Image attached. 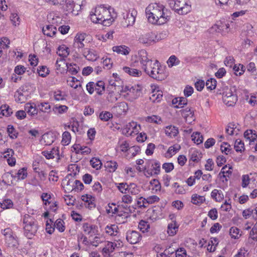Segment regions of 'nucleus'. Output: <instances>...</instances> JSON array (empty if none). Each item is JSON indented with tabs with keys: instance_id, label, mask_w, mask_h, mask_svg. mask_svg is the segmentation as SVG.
Returning a JSON list of instances; mask_svg holds the SVG:
<instances>
[{
	"instance_id": "1",
	"label": "nucleus",
	"mask_w": 257,
	"mask_h": 257,
	"mask_svg": "<svg viewBox=\"0 0 257 257\" xmlns=\"http://www.w3.org/2000/svg\"><path fill=\"white\" fill-rule=\"evenodd\" d=\"M138 54V61L141 64L142 68L148 75L158 81H162L167 78L168 74L165 71V68L160 65L158 60L153 62L152 59L148 57L146 50H141Z\"/></svg>"
},
{
	"instance_id": "2",
	"label": "nucleus",
	"mask_w": 257,
	"mask_h": 257,
	"mask_svg": "<svg viewBox=\"0 0 257 257\" xmlns=\"http://www.w3.org/2000/svg\"><path fill=\"white\" fill-rule=\"evenodd\" d=\"M117 14L113 8L109 6L108 8L103 6L96 7L92 10L89 15L92 22L101 24L104 26H110L116 18Z\"/></svg>"
},
{
	"instance_id": "3",
	"label": "nucleus",
	"mask_w": 257,
	"mask_h": 257,
	"mask_svg": "<svg viewBox=\"0 0 257 257\" xmlns=\"http://www.w3.org/2000/svg\"><path fill=\"white\" fill-rule=\"evenodd\" d=\"M167 12L168 10L163 5L157 3L151 4L146 9L149 22L154 25H161L167 23L170 19Z\"/></svg>"
},
{
	"instance_id": "4",
	"label": "nucleus",
	"mask_w": 257,
	"mask_h": 257,
	"mask_svg": "<svg viewBox=\"0 0 257 257\" xmlns=\"http://www.w3.org/2000/svg\"><path fill=\"white\" fill-rule=\"evenodd\" d=\"M24 234L28 238L35 235L38 228L37 221L32 216L26 214L23 217Z\"/></svg>"
},
{
	"instance_id": "5",
	"label": "nucleus",
	"mask_w": 257,
	"mask_h": 257,
	"mask_svg": "<svg viewBox=\"0 0 257 257\" xmlns=\"http://www.w3.org/2000/svg\"><path fill=\"white\" fill-rule=\"evenodd\" d=\"M170 7L179 15H186L191 10V5L186 0H168Z\"/></svg>"
},
{
	"instance_id": "6",
	"label": "nucleus",
	"mask_w": 257,
	"mask_h": 257,
	"mask_svg": "<svg viewBox=\"0 0 257 257\" xmlns=\"http://www.w3.org/2000/svg\"><path fill=\"white\" fill-rule=\"evenodd\" d=\"M222 100L228 106H233L237 100L235 93V88L232 87L224 86L222 89Z\"/></svg>"
},
{
	"instance_id": "7",
	"label": "nucleus",
	"mask_w": 257,
	"mask_h": 257,
	"mask_svg": "<svg viewBox=\"0 0 257 257\" xmlns=\"http://www.w3.org/2000/svg\"><path fill=\"white\" fill-rule=\"evenodd\" d=\"M5 236L6 245L10 248H18L19 245L18 238L15 233L10 228L2 230Z\"/></svg>"
},
{
	"instance_id": "8",
	"label": "nucleus",
	"mask_w": 257,
	"mask_h": 257,
	"mask_svg": "<svg viewBox=\"0 0 257 257\" xmlns=\"http://www.w3.org/2000/svg\"><path fill=\"white\" fill-rule=\"evenodd\" d=\"M161 171V164L156 160H148L144 168L145 175L147 177L158 175Z\"/></svg>"
},
{
	"instance_id": "9",
	"label": "nucleus",
	"mask_w": 257,
	"mask_h": 257,
	"mask_svg": "<svg viewBox=\"0 0 257 257\" xmlns=\"http://www.w3.org/2000/svg\"><path fill=\"white\" fill-rule=\"evenodd\" d=\"M139 41L146 46H149L156 43L158 41L157 36L152 32L141 34L139 38Z\"/></svg>"
},
{
	"instance_id": "10",
	"label": "nucleus",
	"mask_w": 257,
	"mask_h": 257,
	"mask_svg": "<svg viewBox=\"0 0 257 257\" xmlns=\"http://www.w3.org/2000/svg\"><path fill=\"white\" fill-rule=\"evenodd\" d=\"M229 21L223 18L216 23L213 26V29L217 32L225 35L229 31Z\"/></svg>"
},
{
	"instance_id": "11",
	"label": "nucleus",
	"mask_w": 257,
	"mask_h": 257,
	"mask_svg": "<svg viewBox=\"0 0 257 257\" xmlns=\"http://www.w3.org/2000/svg\"><path fill=\"white\" fill-rule=\"evenodd\" d=\"M137 15V11L135 9L130 10L123 13L124 25L126 27L134 25L136 21V17Z\"/></svg>"
},
{
	"instance_id": "12",
	"label": "nucleus",
	"mask_w": 257,
	"mask_h": 257,
	"mask_svg": "<svg viewBox=\"0 0 257 257\" xmlns=\"http://www.w3.org/2000/svg\"><path fill=\"white\" fill-rule=\"evenodd\" d=\"M82 230L89 237L95 235H98V227L97 225L90 223L85 222L82 224Z\"/></svg>"
},
{
	"instance_id": "13",
	"label": "nucleus",
	"mask_w": 257,
	"mask_h": 257,
	"mask_svg": "<svg viewBox=\"0 0 257 257\" xmlns=\"http://www.w3.org/2000/svg\"><path fill=\"white\" fill-rule=\"evenodd\" d=\"M86 34L77 33L74 39L73 47L78 49V52L80 53L85 48L84 41L86 38Z\"/></svg>"
},
{
	"instance_id": "14",
	"label": "nucleus",
	"mask_w": 257,
	"mask_h": 257,
	"mask_svg": "<svg viewBox=\"0 0 257 257\" xmlns=\"http://www.w3.org/2000/svg\"><path fill=\"white\" fill-rule=\"evenodd\" d=\"M141 128L140 124L135 121H131L126 125L123 129V133L128 136H132L133 134H137L139 133Z\"/></svg>"
},
{
	"instance_id": "15",
	"label": "nucleus",
	"mask_w": 257,
	"mask_h": 257,
	"mask_svg": "<svg viewBox=\"0 0 257 257\" xmlns=\"http://www.w3.org/2000/svg\"><path fill=\"white\" fill-rule=\"evenodd\" d=\"M126 239L131 244H136L141 240L142 236L138 231L129 230L126 233Z\"/></svg>"
},
{
	"instance_id": "16",
	"label": "nucleus",
	"mask_w": 257,
	"mask_h": 257,
	"mask_svg": "<svg viewBox=\"0 0 257 257\" xmlns=\"http://www.w3.org/2000/svg\"><path fill=\"white\" fill-rule=\"evenodd\" d=\"M80 53L87 60L90 61H95L99 58L98 53L93 49L85 48Z\"/></svg>"
},
{
	"instance_id": "17",
	"label": "nucleus",
	"mask_w": 257,
	"mask_h": 257,
	"mask_svg": "<svg viewBox=\"0 0 257 257\" xmlns=\"http://www.w3.org/2000/svg\"><path fill=\"white\" fill-rule=\"evenodd\" d=\"M27 92L24 86L20 87L15 92L14 97L15 101L18 103H24L27 100Z\"/></svg>"
},
{
	"instance_id": "18",
	"label": "nucleus",
	"mask_w": 257,
	"mask_h": 257,
	"mask_svg": "<svg viewBox=\"0 0 257 257\" xmlns=\"http://www.w3.org/2000/svg\"><path fill=\"white\" fill-rule=\"evenodd\" d=\"M42 154L47 159H52L56 157L57 160L60 159L59 150L58 147H54L51 150L43 151Z\"/></svg>"
},
{
	"instance_id": "19",
	"label": "nucleus",
	"mask_w": 257,
	"mask_h": 257,
	"mask_svg": "<svg viewBox=\"0 0 257 257\" xmlns=\"http://www.w3.org/2000/svg\"><path fill=\"white\" fill-rule=\"evenodd\" d=\"M64 187L68 192L72 191L75 189V179L71 175H67L63 180Z\"/></svg>"
},
{
	"instance_id": "20",
	"label": "nucleus",
	"mask_w": 257,
	"mask_h": 257,
	"mask_svg": "<svg viewBox=\"0 0 257 257\" xmlns=\"http://www.w3.org/2000/svg\"><path fill=\"white\" fill-rule=\"evenodd\" d=\"M105 231L108 235L114 236L115 238L119 237L120 234L118 227L115 224L107 225L105 228Z\"/></svg>"
},
{
	"instance_id": "21",
	"label": "nucleus",
	"mask_w": 257,
	"mask_h": 257,
	"mask_svg": "<svg viewBox=\"0 0 257 257\" xmlns=\"http://www.w3.org/2000/svg\"><path fill=\"white\" fill-rule=\"evenodd\" d=\"M242 216L245 219L252 216L255 220L257 221V207H252L244 210L242 212Z\"/></svg>"
},
{
	"instance_id": "22",
	"label": "nucleus",
	"mask_w": 257,
	"mask_h": 257,
	"mask_svg": "<svg viewBox=\"0 0 257 257\" xmlns=\"http://www.w3.org/2000/svg\"><path fill=\"white\" fill-rule=\"evenodd\" d=\"M112 49L113 52L123 55H128L131 51L130 48L125 45L115 46Z\"/></svg>"
},
{
	"instance_id": "23",
	"label": "nucleus",
	"mask_w": 257,
	"mask_h": 257,
	"mask_svg": "<svg viewBox=\"0 0 257 257\" xmlns=\"http://www.w3.org/2000/svg\"><path fill=\"white\" fill-rule=\"evenodd\" d=\"M42 31L45 35L52 37L56 33V28L53 25H47L43 27Z\"/></svg>"
},
{
	"instance_id": "24",
	"label": "nucleus",
	"mask_w": 257,
	"mask_h": 257,
	"mask_svg": "<svg viewBox=\"0 0 257 257\" xmlns=\"http://www.w3.org/2000/svg\"><path fill=\"white\" fill-rule=\"evenodd\" d=\"M163 97V92L160 90L155 89L152 90L150 96V99L153 102H159L162 99Z\"/></svg>"
},
{
	"instance_id": "25",
	"label": "nucleus",
	"mask_w": 257,
	"mask_h": 257,
	"mask_svg": "<svg viewBox=\"0 0 257 257\" xmlns=\"http://www.w3.org/2000/svg\"><path fill=\"white\" fill-rule=\"evenodd\" d=\"M25 110L28 114L31 116H35L38 113V109L34 103H26L25 105Z\"/></svg>"
},
{
	"instance_id": "26",
	"label": "nucleus",
	"mask_w": 257,
	"mask_h": 257,
	"mask_svg": "<svg viewBox=\"0 0 257 257\" xmlns=\"http://www.w3.org/2000/svg\"><path fill=\"white\" fill-rule=\"evenodd\" d=\"M179 224L177 222H170L167 226V233L169 236L175 235L178 230Z\"/></svg>"
},
{
	"instance_id": "27",
	"label": "nucleus",
	"mask_w": 257,
	"mask_h": 257,
	"mask_svg": "<svg viewBox=\"0 0 257 257\" xmlns=\"http://www.w3.org/2000/svg\"><path fill=\"white\" fill-rule=\"evenodd\" d=\"M165 132L166 135L170 138H174L179 133L178 127L173 125H168L166 127Z\"/></svg>"
},
{
	"instance_id": "28",
	"label": "nucleus",
	"mask_w": 257,
	"mask_h": 257,
	"mask_svg": "<svg viewBox=\"0 0 257 257\" xmlns=\"http://www.w3.org/2000/svg\"><path fill=\"white\" fill-rule=\"evenodd\" d=\"M143 87L142 85L137 84L133 86L129 90L130 92L133 94V97L137 98L142 94Z\"/></svg>"
},
{
	"instance_id": "29",
	"label": "nucleus",
	"mask_w": 257,
	"mask_h": 257,
	"mask_svg": "<svg viewBox=\"0 0 257 257\" xmlns=\"http://www.w3.org/2000/svg\"><path fill=\"white\" fill-rule=\"evenodd\" d=\"M82 200L87 203L85 206L89 208L95 207L94 197L90 195L86 194L81 196Z\"/></svg>"
},
{
	"instance_id": "30",
	"label": "nucleus",
	"mask_w": 257,
	"mask_h": 257,
	"mask_svg": "<svg viewBox=\"0 0 257 257\" xmlns=\"http://www.w3.org/2000/svg\"><path fill=\"white\" fill-rule=\"evenodd\" d=\"M141 192L140 187L135 183H131L128 184L127 194L133 196H137Z\"/></svg>"
},
{
	"instance_id": "31",
	"label": "nucleus",
	"mask_w": 257,
	"mask_h": 257,
	"mask_svg": "<svg viewBox=\"0 0 257 257\" xmlns=\"http://www.w3.org/2000/svg\"><path fill=\"white\" fill-rule=\"evenodd\" d=\"M173 104H176V108H182L187 104V99L186 97H176L172 100Z\"/></svg>"
},
{
	"instance_id": "32",
	"label": "nucleus",
	"mask_w": 257,
	"mask_h": 257,
	"mask_svg": "<svg viewBox=\"0 0 257 257\" xmlns=\"http://www.w3.org/2000/svg\"><path fill=\"white\" fill-rule=\"evenodd\" d=\"M55 140V137L52 133H48L44 134L42 138V141L44 142L45 145H51Z\"/></svg>"
},
{
	"instance_id": "33",
	"label": "nucleus",
	"mask_w": 257,
	"mask_h": 257,
	"mask_svg": "<svg viewBox=\"0 0 257 257\" xmlns=\"http://www.w3.org/2000/svg\"><path fill=\"white\" fill-rule=\"evenodd\" d=\"M122 70L124 72L133 77H140L142 74L141 70L128 67H123Z\"/></svg>"
},
{
	"instance_id": "34",
	"label": "nucleus",
	"mask_w": 257,
	"mask_h": 257,
	"mask_svg": "<svg viewBox=\"0 0 257 257\" xmlns=\"http://www.w3.org/2000/svg\"><path fill=\"white\" fill-rule=\"evenodd\" d=\"M57 54L61 56V58L64 59L69 55V49L66 45H62L58 48Z\"/></svg>"
},
{
	"instance_id": "35",
	"label": "nucleus",
	"mask_w": 257,
	"mask_h": 257,
	"mask_svg": "<svg viewBox=\"0 0 257 257\" xmlns=\"http://www.w3.org/2000/svg\"><path fill=\"white\" fill-rule=\"evenodd\" d=\"M211 197L216 202H221L224 198V195L221 190L214 189L211 193Z\"/></svg>"
},
{
	"instance_id": "36",
	"label": "nucleus",
	"mask_w": 257,
	"mask_h": 257,
	"mask_svg": "<svg viewBox=\"0 0 257 257\" xmlns=\"http://www.w3.org/2000/svg\"><path fill=\"white\" fill-rule=\"evenodd\" d=\"M205 201V198L203 196H200L197 194H194L191 196V203L196 205H200Z\"/></svg>"
},
{
	"instance_id": "37",
	"label": "nucleus",
	"mask_w": 257,
	"mask_h": 257,
	"mask_svg": "<svg viewBox=\"0 0 257 257\" xmlns=\"http://www.w3.org/2000/svg\"><path fill=\"white\" fill-rule=\"evenodd\" d=\"M95 90L96 93L99 95L103 94L105 91V83L103 81H98L97 82L94 83Z\"/></svg>"
},
{
	"instance_id": "38",
	"label": "nucleus",
	"mask_w": 257,
	"mask_h": 257,
	"mask_svg": "<svg viewBox=\"0 0 257 257\" xmlns=\"http://www.w3.org/2000/svg\"><path fill=\"white\" fill-rule=\"evenodd\" d=\"M130 212H131L130 206H128L127 205H121L117 214L118 216H123L127 217Z\"/></svg>"
},
{
	"instance_id": "39",
	"label": "nucleus",
	"mask_w": 257,
	"mask_h": 257,
	"mask_svg": "<svg viewBox=\"0 0 257 257\" xmlns=\"http://www.w3.org/2000/svg\"><path fill=\"white\" fill-rule=\"evenodd\" d=\"M68 71L72 75H76L80 70L79 67L76 64H66Z\"/></svg>"
},
{
	"instance_id": "40",
	"label": "nucleus",
	"mask_w": 257,
	"mask_h": 257,
	"mask_svg": "<svg viewBox=\"0 0 257 257\" xmlns=\"http://www.w3.org/2000/svg\"><path fill=\"white\" fill-rule=\"evenodd\" d=\"M106 170L109 172H113L117 168V164L115 161H107L105 165Z\"/></svg>"
},
{
	"instance_id": "41",
	"label": "nucleus",
	"mask_w": 257,
	"mask_h": 257,
	"mask_svg": "<svg viewBox=\"0 0 257 257\" xmlns=\"http://www.w3.org/2000/svg\"><path fill=\"white\" fill-rule=\"evenodd\" d=\"M53 96L56 101H62L66 99V95L64 92L57 90L53 92Z\"/></svg>"
},
{
	"instance_id": "42",
	"label": "nucleus",
	"mask_w": 257,
	"mask_h": 257,
	"mask_svg": "<svg viewBox=\"0 0 257 257\" xmlns=\"http://www.w3.org/2000/svg\"><path fill=\"white\" fill-rule=\"evenodd\" d=\"M0 110L2 115L6 116H9L13 113L12 108L7 104L2 105L0 107Z\"/></svg>"
},
{
	"instance_id": "43",
	"label": "nucleus",
	"mask_w": 257,
	"mask_h": 257,
	"mask_svg": "<svg viewBox=\"0 0 257 257\" xmlns=\"http://www.w3.org/2000/svg\"><path fill=\"white\" fill-rule=\"evenodd\" d=\"M68 108L66 105H55L53 108V111L55 114H62L66 112Z\"/></svg>"
},
{
	"instance_id": "44",
	"label": "nucleus",
	"mask_w": 257,
	"mask_h": 257,
	"mask_svg": "<svg viewBox=\"0 0 257 257\" xmlns=\"http://www.w3.org/2000/svg\"><path fill=\"white\" fill-rule=\"evenodd\" d=\"M180 149V146L176 145L173 146H171L169 148L167 153H166V157H171L174 155Z\"/></svg>"
},
{
	"instance_id": "45",
	"label": "nucleus",
	"mask_w": 257,
	"mask_h": 257,
	"mask_svg": "<svg viewBox=\"0 0 257 257\" xmlns=\"http://www.w3.org/2000/svg\"><path fill=\"white\" fill-rule=\"evenodd\" d=\"M167 63L169 67H172L173 66L178 65L180 63V61L176 56L171 55L167 60Z\"/></svg>"
},
{
	"instance_id": "46",
	"label": "nucleus",
	"mask_w": 257,
	"mask_h": 257,
	"mask_svg": "<svg viewBox=\"0 0 257 257\" xmlns=\"http://www.w3.org/2000/svg\"><path fill=\"white\" fill-rule=\"evenodd\" d=\"M71 139V136L70 133L67 131H65L62 134L61 143L64 146H67L70 144Z\"/></svg>"
},
{
	"instance_id": "47",
	"label": "nucleus",
	"mask_w": 257,
	"mask_h": 257,
	"mask_svg": "<svg viewBox=\"0 0 257 257\" xmlns=\"http://www.w3.org/2000/svg\"><path fill=\"white\" fill-rule=\"evenodd\" d=\"M192 140L197 145L200 144L203 142V138L202 135L198 132L193 133L191 136Z\"/></svg>"
},
{
	"instance_id": "48",
	"label": "nucleus",
	"mask_w": 257,
	"mask_h": 257,
	"mask_svg": "<svg viewBox=\"0 0 257 257\" xmlns=\"http://www.w3.org/2000/svg\"><path fill=\"white\" fill-rule=\"evenodd\" d=\"M229 234L232 238L238 239L241 236L240 230L236 227H231L229 229Z\"/></svg>"
},
{
	"instance_id": "49",
	"label": "nucleus",
	"mask_w": 257,
	"mask_h": 257,
	"mask_svg": "<svg viewBox=\"0 0 257 257\" xmlns=\"http://www.w3.org/2000/svg\"><path fill=\"white\" fill-rule=\"evenodd\" d=\"M145 120L149 123L160 124L162 122L160 117L157 115L148 116L145 118Z\"/></svg>"
},
{
	"instance_id": "50",
	"label": "nucleus",
	"mask_w": 257,
	"mask_h": 257,
	"mask_svg": "<svg viewBox=\"0 0 257 257\" xmlns=\"http://www.w3.org/2000/svg\"><path fill=\"white\" fill-rule=\"evenodd\" d=\"M254 131H253L251 130H246L244 133V138L249 140L250 141H254L257 137L256 135L254 133Z\"/></svg>"
},
{
	"instance_id": "51",
	"label": "nucleus",
	"mask_w": 257,
	"mask_h": 257,
	"mask_svg": "<svg viewBox=\"0 0 257 257\" xmlns=\"http://www.w3.org/2000/svg\"><path fill=\"white\" fill-rule=\"evenodd\" d=\"M38 108L40 111L45 113H49L51 111V106L48 102H42L38 105Z\"/></svg>"
},
{
	"instance_id": "52",
	"label": "nucleus",
	"mask_w": 257,
	"mask_h": 257,
	"mask_svg": "<svg viewBox=\"0 0 257 257\" xmlns=\"http://www.w3.org/2000/svg\"><path fill=\"white\" fill-rule=\"evenodd\" d=\"M138 227L143 232H148L150 229L148 222L142 220L139 223Z\"/></svg>"
},
{
	"instance_id": "53",
	"label": "nucleus",
	"mask_w": 257,
	"mask_h": 257,
	"mask_svg": "<svg viewBox=\"0 0 257 257\" xmlns=\"http://www.w3.org/2000/svg\"><path fill=\"white\" fill-rule=\"evenodd\" d=\"M27 169L23 168L18 170L15 175V177L19 180H23L27 177Z\"/></svg>"
},
{
	"instance_id": "54",
	"label": "nucleus",
	"mask_w": 257,
	"mask_h": 257,
	"mask_svg": "<svg viewBox=\"0 0 257 257\" xmlns=\"http://www.w3.org/2000/svg\"><path fill=\"white\" fill-rule=\"evenodd\" d=\"M150 183L153 190H155L156 192L161 191V185L158 180L154 179L150 181Z\"/></svg>"
},
{
	"instance_id": "55",
	"label": "nucleus",
	"mask_w": 257,
	"mask_h": 257,
	"mask_svg": "<svg viewBox=\"0 0 257 257\" xmlns=\"http://www.w3.org/2000/svg\"><path fill=\"white\" fill-rule=\"evenodd\" d=\"M91 166L96 170L100 169L102 166L101 161L97 158H92L90 161Z\"/></svg>"
},
{
	"instance_id": "56",
	"label": "nucleus",
	"mask_w": 257,
	"mask_h": 257,
	"mask_svg": "<svg viewBox=\"0 0 257 257\" xmlns=\"http://www.w3.org/2000/svg\"><path fill=\"white\" fill-rule=\"evenodd\" d=\"M64 222L61 219H58L55 221L54 226L56 227L59 232H62L64 231L65 227L64 225Z\"/></svg>"
},
{
	"instance_id": "57",
	"label": "nucleus",
	"mask_w": 257,
	"mask_h": 257,
	"mask_svg": "<svg viewBox=\"0 0 257 257\" xmlns=\"http://www.w3.org/2000/svg\"><path fill=\"white\" fill-rule=\"evenodd\" d=\"M234 149L236 152H241L244 150L243 142L240 139L236 140L234 143Z\"/></svg>"
},
{
	"instance_id": "58",
	"label": "nucleus",
	"mask_w": 257,
	"mask_h": 257,
	"mask_svg": "<svg viewBox=\"0 0 257 257\" xmlns=\"http://www.w3.org/2000/svg\"><path fill=\"white\" fill-rule=\"evenodd\" d=\"M114 250L112 246L111 245V241H107L105 245V247L102 249V252L105 255H109L113 252Z\"/></svg>"
},
{
	"instance_id": "59",
	"label": "nucleus",
	"mask_w": 257,
	"mask_h": 257,
	"mask_svg": "<svg viewBox=\"0 0 257 257\" xmlns=\"http://www.w3.org/2000/svg\"><path fill=\"white\" fill-rule=\"evenodd\" d=\"M64 10L68 13H73L74 11V8L75 7V4L73 1L67 0Z\"/></svg>"
},
{
	"instance_id": "60",
	"label": "nucleus",
	"mask_w": 257,
	"mask_h": 257,
	"mask_svg": "<svg viewBox=\"0 0 257 257\" xmlns=\"http://www.w3.org/2000/svg\"><path fill=\"white\" fill-rule=\"evenodd\" d=\"M13 203L11 199H7L3 201L1 203V207L3 209H7L12 208Z\"/></svg>"
},
{
	"instance_id": "61",
	"label": "nucleus",
	"mask_w": 257,
	"mask_h": 257,
	"mask_svg": "<svg viewBox=\"0 0 257 257\" xmlns=\"http://www.w3.org/2000/svg\"><path fill=\"white\" fill-rule=\"evenodd\" d=\"M37 71L39 76L42 77H45L49 73L48 69L45 66H39Z\"/></svg>"
},
{
	"instance_id": "62",
	"label": "nucleus",
	"mask_w": 257,
	"mask_h": 257,
	"mask_svg": "<svg viewBox=\"0 0 257 257\" xmlns=\"http://www.w3.org/2000/svg\"><path fill=\"white\" fill-rule=\"evenodd\" d=\"M224 63L226 67L232 68L235 65V60L232 56H229L225 58Z\"/></svg>"
},
{
	"instance_id": "63",
	"label": "nucleus",
	"mask_w": 257,
	"mask_h": 257,
	"mask_svg": "<svg viewBox=\"0 0 257 257\" xmlns=\"http://www.w3.org/2000/svg\"><path fill=\"white\" fill-rule=\"evenodd\" d=\"M206 86L207 89L212 90L214 89L216 86V81L214 78H210L207 80Z\"/></svg>"
},
{
	"instance_id": "64",
	"label": "nucleus",
	"mask_w": 257,
	"mask_h": 257,
	"mask_svg": "<svg viewBox=\"0 0 257 257\" xmlns=\"http://www.w3.org/2000/svg\"><path fill=\"white\" fill-rule=\"evenodd\" d=\"M176 257H191L187 255L186 249L183 247L178 248L175 251Z\"/></svg>"
}]
</instances>
